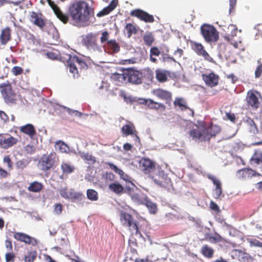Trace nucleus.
Segmentation results:
<instances>
[{"instance_id": "a18cd8bd", "label": "nucleus", "mask_w": 262, "mask_h": 262, "mask_svg": "<svg viewBox=\"0 0 262 262\" xmlns=\"http://www.w3.org/2000/svg\"><path fill=\"white\" fill-rule=\"evenodd\" d=\"M43 188V185L38 182H34L30 184L28 190L31 192H38L40 191Z\"/></svg>"}, {"instance_id": "6e6552de", "label": "nucleus", "mask_w": 262, "mask_h": 262, "mask_svg": "<svg viewBox=\"0 0 262 262\" xmlns=\"http://www.w3.org/2000/svg\"><path fill=\"white\" fill-rule=\"evenodd\" d=\"M189 136L193 140L198 142H205L208 141L207 136L205 131V123L202 122L200 125H195L189 131Z\"/></svg>"}, {"instance_id": "9b49d317", "label": "nucleus", "mask_w": 262, "mask_h": 262, "mask_svg": "<svg viewBox=\"0 0 262 262\" xmlns=\"http://www.w3.org/2000/svg\"><path fill=\"white\" fill-rule=\"evenodd\" d=\"M139 164L140 169L144 173L148 174L149 177L154 172H156V170L158 168H156L155 162L148 158H141Z\"/></svg>"}, {"instance_id": "aec40b11", "label": "nucleus", "mask_w": 262, "mask_h": 262, "mask_svg": "<svg viewBox=\"0 0 262 262\" xmlns=\"http://www.w3.org/2000/svg\"><path fill=\"white\" fill-rule=\"evenodd\" d=\"M82 43L89 49L95 50L98 47L96 37L92 33L88 34L83 38Z\"/></svg>"}, {"instance_id": "338daca9", "label": "nucleus", "mask_w": 262, "mask_h": 262, "mask_svg": "<svg viewBox=\"0 0 262 262\" xmlns=\"http://www.w3.org/2000/svg\"><path fill=\"white\" fill-rule=\"evenodd\" d=\"M118 5V0H113L107 7L110 11H112L117 7Z\"/></svg>"}, {"instance_id": "f8f14e48", "label": "nucleus", "mask_w": 262, "mask_h": 262, "mask_svg": "<svg viewBox=\"0 0 262 262\" xmlns=\"http://www.w3.org/2000/svg\"><path fill=\"white\" fill-rule=\"evenodd\" d=\"M190 43L191 49L198 56L203 57L205 60L210 62H214L213 59L209 55L205 50L204 47L201 43L194 41H190Z\"/></svg>"}, {"instance_id": "ea45409f", "label": "nucleus", "mask_w": 262, "mask_h": 262, "mask_svg": "<svg viewBox=\"0 0 262 262\" xmlns=\"http://www.w3.org/2000/svg\"><path fill=\"white\" fill-rule=\"evenodd\" d=\"M160 53L161 52L157 47H151L150 49V60L153 63H157L158 60L154 56H159Z\"/></svg>"}, {"instance_id": "bf43d9fd", "label": "nucleus", "mask_w": 262, "mask_h": 262, "mask_svg": "<svg viewBox=\"0 0 262 262\" xmlns=\"http://www.w3.org/2000/svg\"><path fill=\"white\" fill-rule=\"evenodd\" d=\"M20 3V2H14L12 0H0V7L6 5L12 4L14 6H18Z\"/></svg>"}, {"instance_id": "ddd939ff", "label": "nucleus", "mask_w": 262, "mask_h": 262, "mask_svg": "<svg viewBox=\"0 0 262 262\" xmlns=\"http://www.w3.org/2000/svg\"><path fill=\"white\" fill-rule=\"evenodd\" d=\"M18 142L17 138L13 137L8 133L0 134V147L7 149Z\"/></svg>"}, {"instance_id": "de8ad7c7", "label": "nucleus", "mask_w": 262, "mask_h": 262, "mask_svg": "<svg viewBox=\"0 0 262 262\" xmlns=\"http://www.w3.org/2000/svg\"><path fill=\"white\" fill-rule=\"evenodd\" d=\"M86 195L88 199L92 201H97L98 199V192L92 189L87 190Z\"/></svg>"}, {"instance_id": "423d86ee", "label": "nucleus", "mask_w": 262, "mask_h": 262, "mask_svg": "<svg viewBox=\"0 0 262 262\" xmlns=\"http://www.w3.org/2000/svg\"><path fill=\"white\" fill-rule=\"evenodd\" d=\"M156 171L149 176L155 184L163 187H167L171 185L170 178L165 173L164 170L158 167Z\"/></svg>"}, {"instance_id": "864d4df0", "label": "nucleus", "mask_w": 262, "mask_h": 262, "mask_svg": "<svg viewBox=\"0 0 262 262\" xmlns=\"http://www.w3.org/2000/svg\"><path fill=\"white\" fill-rule=\"evenodd\" d=\"M236 251L238 252V256L241 257V258L243 261H248L249 260H251L252 259V256L248 253L245 252L240 250H236Z\"/></svg>"}, {"instance_id": "b1692460", "label": "nucleus", "mask_w": 262, "mask_h": 262, "mask_svg": "<svg viewBox=\"0 0 262 262\" xmlns=\"http://www.w3.org/2000/svg\"><path fill=\"white\" fill-rule=\"evenodd\" d=\"M173 105L175 107L178 106L181 111L189 110L191 113V116L192 117L194 116L193 110L187 105V102L184 98L181 97L176 98L173 102Z\"/></svg>"}, {"instance_id": "8fccbe9b", "label": "nucleus", "mask_w": 262, "mask_h": 262, "mask_svg": "<svg viewBox=\"0 0 262 262\" xmlns=\"http://www.w3.org/2000/svg\"><path fill=\"white\" fill-rule=\"evenodd\" d=\"M63 54L65 53H62L61 54H59L58 52H48L46 54L48 58L52 60H56L60 58V60H62V58L61 56Z\"/></svg>"}, {"instance_id": "c756f323", "label": "nucleus", "mask_w": 262, "mask_h": 262, "mask_svg": "<svg viewBox=\"0 0 262 262\" xmlns=\"http://www.w3.org/2000/svg\"><path fill=\"white\" fill-rule=\"evenodd\" d=\"M225 31L226 32L225 39L227 41H230L232 39L231 38L236 35L237 28L235 25L230 24L226 28V30H225Z\"/></svg>"}, {"instance_id": "c85d7f7f", "label": "nucleus", "mask_w": 262, "mask_h": 262, "mask_svg": "<svg viewBox=\"0 0 262 262\" xmlns=\"http://www.w3.org/2000/svg\"><path fill=\"white\" fill-rule=\"evenodd\" d=\"M19 130L21 133L29 136L31 138L36 135L35 128L31 124H27L19 127Z\"/></svg>"}, {"instance_id": "72a5a7b5", "label": "nucleus", "mask_w": 262, "mask_h": 262, "mask_svg": "<svg viewBox=\"0 0 262 262\" xmlns=\"http://www.w3.org/2000/svg\"><path fill=\"white\" fill-rule=\"evenodd\" d=\"M108 189L117 195L121 194L124 191V187L119 183H112L108 185Z\"/></svg>"}, {"instance_id": "2eb2a0df", "label": "nucleus", "mask_w": 262, "mask_h": 262, "mask_svg": "<svg viewBox=\"0 0 262 262\" xmlns=\"http://www.w3.org/2000/svg\"><path fill=\"white\" fill-rule=\"evenodd\" d=\"M59 193L62 198L67 200H81L84 197L82 192H76L74 189L67 188L60 189Z\"/></svg>"}, {"instance_id": "a878e982", "label": "nucleus", "mask_w": 262, "mask_h": 262, "mask_svg": "<svg viewBox=\"0 0 262 262\" xmlns=\"http://www.w3.org/2000/svg\"><path fill=\"white\" fill-rule=\"evenodd\" d=\"M250 163L251 165L257 166L262 165V151L256 149L250 159Z\"/></svg>"}, {"instance_id": "4be33fe9", "label": "nucleus", "mask_w": 262, "mask_h": 262, "mask_svg": "<svg viewBox=\"0 0 262 262\" xmlns=\"http://www.w3.org/2000/svg\"><path fill=\"white\" fill-rule=\"evenodd\" d=\"M142 103L151 110H159L161 112H164L166 110V106L163 103L156 102L151 99H143Z\"/></svg>"}, {"instance_id": "f257e3e1", "label": "nucleus", "mask_w": 262, "mask_h": 262, "mask_svg": "<svg viewBox=\"0 0 262 262\" xmlns=\"http://www.w3.org/2000/svg\"><path fill=\"white\" fill-rule=\"evenodd\" d=\"M74 26L78 28L89 26L95 20L94 9L85 1L73 3L69 8Z\"/></svg>"}, {"instance_id": "774afa93", "label": "nucleus", "mask_w": 262, "mask_h": 262, "mask_svg": "<svg viewBox=\"0 0 262 262\" xmlns=\"http://www.w3.org/2000/svg\"><path fill=\"white\" fill-rule=\"evenodd\" d=\"M108 38V33L107 31H104L102 33V35L100 38L101 43H103L106 41Z\"/></svg>"}, {"instance_id": "c9c22d12", "label": "nucleus", "mask_w": 262, "mask_h": 262, "mask_svg": "<svg viewBox=\"0 0 262 262\" xmlns=\"http://www.w3.org/2000/svg\"><path fill=\"white\" fill-rule=\"evenodd\" d=\"M106 164L112 170H113L116 173L119 174L121 179L126 181H129V177L126 174H125L122 170L119 169L115 165L110 162L107 163Z\"/></svg>"}, {"instance_id": "5fc2aeb1", "label": "nucleus", "mask_w": 262, "mask_h": 262, "mask_svg": "<svg viewBox=\"0 0 262 262\" xmlns=\"http://www.w3.org/2000/svg\"><path fill=\"white\" fill-rule=\"evenodd\" d=\"M28 164V161L27 160L23 159L17 161L16 162V166L18 169H23Z\"/></svg>"}, {"instance_id": "e433bc0d", "label": "nucleus", "mask_w": 262, "mask_h": 262, "mask_svg": "<svg viewBox=\"0 0 262 262\" xmlns=\"http://www.w3.org/2000/svg\"><path fill=\"white\" fill-rule=\"evenodd\" d=\"M60 167L63 174H70L75 170V167L73 165L66 162H62Z\"/></svg>"}, {"instance_id": "a211bd4d", "label": "nucleus", "mask_w": 262, "mask_h": 262, "mask_svg": "<svg viewBox=\"0 0 262 262\" xmlns=\"http://www.w3.org/2000/svg\"><path fill=\"white\" fill-rule=\"evenodd\" d=\"M49 5L53 9L57 17L63 24H66L69 21L68 14L63 13L59 7L52 0H47Z\"/></svg>"}, {"instance_id": "a19ab883", "label": "nucleus", "mask_w": 262, "mask_h": 262, "mask_svg": "<svg viewBox=\"0 0 262 262\" xmlns=\"http://www.w3.org/2000/svg\"><path fill=\"white\" fill-rule=\"evenodd\" d=\"M37 256V253L35 251H28L26 254H24V262H33Z\"/></svg>"}, {"instance_id": "603ef678", "label": "nucleus", "mask_w": 262, "mask_h": 262, "mask_svg": "<svg viewBox=\"0 0 262 262\" xmlns=\"http://www.w3.org/2000/svg\"><path fill=\"white\" fill-rule=\"evenodd\" d=\"M143 40L146 45L150 46L154 41V37L151 33H148L144 35Z\"/></svg>"}, {"instance_id": "7ed1b4c3", "label": "nucleus", "mask_w": 262, "mask_h": 262, "mask_svg": "<svg viewBox=\"0 0 262 262\" xmlns=\"http://www.w3.org/2000/svg\"><path fill=\"white\" fill-rule=\"evenodd\" d=\"M200 30L201 33L206 42L211 43L218 40L219 38V32L213 25L204 24L201 26Z\"/></svg>"}, {"instance_id": "9d476101", "label": "nucleus", "mask_w": 262, "mask_h": 262, "mask_svg": "<svg viewBox=\"0 0 262 262\" xmlns=\"http://www.w3.org/2000/svg\"><path fill=\"white\" fill-rule=\"evenodd\" d=\"M56 158L57 155L54 151L49 155H43L39 161L41 170L46 171L52 168L54 165Z\"/></svg>"}, {"instance_id": "79ce46f5", "label": "nucleus", "mask_w": 262, "mask_h": 262, "mask_svg": "<svg viewBox=\"0 0 262 262\" xmlns=\"http://www.w3.org/2000/svg\"><path fill=\"white\" fill-rule=\"evenodd\" d=\"M125 29L127 31V37L130 38L133 34H137L138 32V28L132 24H127Z\"/></svg>"}, {"instance_id": "2f4dec72", "label": "nucleus", "mask_w": 262, "mask_h": 262, "mask_svg": "<svg viewBox=\"0 0 262 262\" xmlns=\"http://www.w3.org/2000/svg\"><path fill=\"white\" fill-rule=\"evenodd\" d=\"M155 72L156 79L159 82H165L167 80L168 73L167 71L158 69Z\"/></svg>"}, {"instance_id": "49530a36", "label": "nucleus", "mask_w": 262, "mask_h": 262, "mask_svg": "<svg viewBox=\"0 0 262 262\" xmlns=\"http://www.w3.org/2000/svg\"><path fill=\"white\" fill-rule=\"evenodd\" d=\"M55 145L62 153H68L70 148L69 146L63 141H58L55 142Z\"/></svg>"}, {"instance_id": "e2e57ef3", "label": "nucleus", "mask_w": 262, "mask_h": 262, "mask_svg": "<svg viewBox=\"0 0 262 262\" xmlns=\"http://www.w3.org/2000/svg\"><path fill=\"white\" fill-rule=\"evenodd\" d=\"M111 12L110 10L108 9V8L105 7L103 8L101 11L99 12L97 14V16L98 17H101L102 16H103L104 15H106L108 14H109Z\"/></svg>"}, {"instance_id": "bb28decb", "label": "nucleus", "mask_w": 262, "mask_h": 262, "mask_svg": "<svg viewBox=\"0 0 262 262\" xmlns=\"http://www.w3.org/2000/svg\"><path fill=\"white\" fill-rule=\"evenodd\" d=\"M11 38V30L9 27H6L2 30L0 35L1 45H6Z\"/></svg>"}, {"instance_id": "412c9836", "label": "nucleus", "mask_w": 262, "mask_h": 262, "mask_svg": "<svg viewBox=\"0 0 262 262\" xmlns=\"http://www.w3.org/2000/svg\"><path fill=\"white\" fill-rule=\"evenodd\" d=\"M153 93L158 98L165 100L166 103L170 104L172 100V94L170 92L161 89H158L154 90Z\"/></svg>"}, {"instance_id": "20e7f679", "label": "nucleus", "mask_w": 262, "mask_h": 262, "mask_svg": "<svg viewBox=\"0 0 262 262\" xmlns=\"http://www.w3.org/2000/svg\"><path fill=\"white\" fill-rule=\"evenodd\" d=\"M0 90L2 96L6 103H16V95L13 91L12 86L9 81L0 83Z\"/></svg>"}, {"instance_id": "58836bf2", "label": "nucleus", "mask_w": 262, "mask_h": 262, "mask_svg": "<svg viewBox=\"0 0 262 262\" xmlns=\"http://www.w3.org/2000/svg\"><path fill=\"white\" fill-rule=\"evenodd\" d=\"M128 194L131 197V199L133 201L135 202H137L139 204H143L144 201L143 198L141 197L140 194L138 193L135 192L133 190H132L130 188L128 189Z\"/></svg>"}, {"instance_id": "052dcab7", "label": "nucleus", "mask_w": 262, "mask_h": 262, "mask_svg": "<svg viewBox=\"0 0 262 262\" xmlns=\"http://www.w3.org/2000/svg\"><path fill=\"white\" fill-rule=\"evenodd\" d=\"M3 162L7 163V167L9 169H11L13 167V162L9 156H6L3 159Z\"/></svg>"}, {"instance_id": "69168bd1", "label": "nucleus", "mask_w": 262, "mask_h": 262, "mask_svg": "<svg viewBox=\"0 0 262 262\" xmlns=\"http://www.w3.org/2000/svg\"><path fill=\"white\" fill-rule=\"evenodd\" d=\"M10 175L9 173L0 166V179H5Z\"/></svg>"}, {"instance_id": "1a4fd4ad", "label": "nucleus", "mask_w": 262, "mask_h": 262, "mask_svg": "<svg viewBox=\"0 0 262 262\" xmlns=\"http://www.w3.org/2000/svg\"><path fill=\"white\" fill-rule=\"evenodd\" d=\"M125 75L126 77V83L139 84L142 82V73L134 68L125 69Z\"/></svg>"}, {"instance_id": "7c9ffc66", "label": "nucleus", "mask_w": 262, "mask_h": 262, "mask_svg": "<svg viewBox=\"0 0 262 262\" xmlns=\"http://www.w3.org/2000/svg\"><path fill=\"white\" fill-rule=\"evenodd\" d=\"M121 131L125 136L135 135L137 138L139 140V137L137 135V132L136 130L134 124L132 123L123 125L121 128Z\"/></svg>"}, {"instance_id": "37998d69", "label": "nucleus", "mask_w": 262, "mask_h": 262, "mask_svg": "<svg viewBox=\"0 0 262 262\" xmlns=\"http://www.w3.org/2000/svg\"><path fill=\"white\" fill-rule=\"evenodd\" d=\"M206 239L212 244L219 243L223 241V238L219 234L215 233L214 235L210 234L206 236Z\"/></svg>"}, {"instance_id": "cd10ccee", "label": "nucleus", "mask_w": 262, "mask_h": 262, "mask_svg": "<svg viewBox=\"0 0 262 262\" xmlns=\"http://www.w3.org/2000/svg\"><path fill=\"white\" fill-rule=\"evenodd\" d=\"M221 128L217 125L211 124L209 127H205V131L207 140L209 141L212 137L215 136L216 134L220 133Z\"/></svg>"}, {"instance_id": "393cba45", "label": "nucleus", "mask_w": 262, "mask_h": 262, "mask_svg": "<svg viewBox=\"0 0 262 262\" xmlns=\"http://www.w3.org/2000/svg\"><path fill=\"white\" fill-rule=\"evenodd\" d=\"M236 174L239 179H248L255 176V171L252 169L244 168L238 170Z\"/></svg>"}, {"instance_id": "c03bdc74", "label": "nucleus", "mask_w": 262, "mask_h": 262, "mask_svg": "<svg viewBox=\"0 0 262 262\" xmlns=\"http://www.w3.org/2000/svg\"><path fill=\"white\" fill-rule=\"evenodd\" d=\"M246 122L248 126L250 132L254 134H257L258 133L257 126L253 119L248 117L247 119Z\"/></svg>"}, {"instance_id": "6ab92c4d", "label": "nucleus", "mask_w": 262, "mask_h": 262, "mask_svg": "<svg viewBox=\"0 0 262 262\" xmlns=\"http://www.w3.org/2000/svg\"><path fill=\"white\" fill-rule=\"evenodd\" d=\"M202 79L207 86L212 88L218 84L219 76L211 72L208 74H202Z\"/></svg>"}, {"instance_id": "39448f33", "label": "nucleus", "mask_w": 262, "mask_h": 262, "mask_svg": "<svg viewBox=\"0 0 262 262\" xmlns=\"http://www.w3.org/2000/svg\"><path fill=\"white\" fill-rule=\"evenodd\" d=\"M246 101L248 108L256 110L261 105L262 102L261 95L256 90H249L247 93Z\"/></svg>"}, {"instance_id": "680f3d73", "label": "nucleus", "mask_w": 262, "mask_h": 262, "mask_svg": "<svg viewBox=\"0 0 262 262\" xmlns=\"http://www.w3.org/2000/svg\"><path fill=\"white\" fill-rule=\"evenodd\" d=\"M62 211V206L61 204L58 203L54 205V212L56 214H60Z\"/></svg>"}, {"instance_id": "4468645a", "label": "nucleus", "mask_w": 262, "mask_h": 262, "mask_svg": "<svg viewBox=\"0 0 262 262\" xmlns=\"http://www.w3.org/2000/svg\"><path fill=\"white\" fill-rule=\"evenodd\" d=\"M29 19L32 24L40 29H43L46 26V20L44 15L40 12H30Z\"/></svg>"}, {"instance_id": "f704fd0d", "label": "nucleus", "mask_w": 262, "mask_h": 262, "mask_svg": "<svg viewBox=\"0 0 262 262\" xmlns=\"http://www.w3.org/2000/svg\"><path fill=\"white\" fill-rule=\"evenodd\" d=\"M214 250L208 245H204L201 249V253L205 257L211 258L213 256Z\"/></svg>"}, {"instance_id": "0eeeda50", "label": "nucleus", "mask_w": 262, "mask_h": 262, "mask_svg": "<svg viewBox=\"0 0 262 262\" xmlns=\"http://www.w3.org/2000/svg\"><path fill=\"white\" fill-rule=\"evenodd\" d=\"M120 221L124 226L128 227L133 234L137 235L140 233L137 223L134 221L131 214L127 212H121L120 213Z\"/></svg>"}, {"instance_id": "09e8293b", "label": "nucleus", "mask_w": 262, "mask_h": 262, "mask_svg": "<svg viewBox=\"0 0 262 262\" xmlns=\"http://www.w3.org/2000/svg\"><path fill=\"white\" fill-rule=\"evenodd\" d=\"M107 46L114 53L118 52L120 50V46L115 40L108 41Z\"/></svg>"}, {"instance_id": "6e6d98bb", "label": "nucleus", "mask_w": 262, "mask_h": 262, "mask_svg": "<svg viewBox=\"0 0 262 262\" xmlns=\"http://www.w3.org/2000/svg\"><path fill=\"white\" fill-rule=\"evenodd\" d=\"M15 258V255L12 252H7L5 254V259L6 262H14Z\"/></svg>"}, {"instance_id": "f03ea898", "label": "nucleus", "mask_w": 262, "mask_h": 262, "mask_svg": "<svg viewBox=\"0 0 262 262\" xmlns=\"http://www.w3.org/2000/svg\"><path fill=\"white\" fill-rule=\"evenodd\" d=\"M61 57L62 58V61L67 64L70 72L73 75L74 77L79 76L76 64L78 65L79 68L80 70L87 69L88 68V64L84 60L76 55H72L69 54H63Z\"/></svg>"}, {"instance_id": "0e129e2a", "label": "nucleus", "mask_w": 262, "mask_h": 262, "mask_svg": "<svg viewBox=\"0 0 262 262\" xmlns=\"http://www.w3.org/2000/svg\"><path fill=\"white\" fill-rule=\"evenodd\" d=\"M81 158L89 161H95V158L89 153H83Z\"/></svg>"}, {"instance_id": "dca6fc26", "label": "nucleus", "mask_w": 262, "mask_h": 262, "mask_svg": "<svg viewBox=\"0 0 262 262\" xmlns=\"http://www.w3.org/2000/svg\"><path fill=\"white\" fill-rule=\"evenodd\" d=\"M130 15L145 23H152L155 21L153 15L140 9H136L132 10L130 13Z\"/></svg>"}, {"instance_id": "4d7b16f0", "label": "nucleus", "mask_w": 262, "mask_h": 262, "mask_svg": "<svg viewBox=\"0 0 262 262\" xmlns=\"http://www.w3.org/2000/svg\"><path fill=\"white\" fill-rule=\"evenodd\" d=\"M262 73V63L258 61V65L255 71V77L257 78L260 77Z\"/></svg>"}, {"instance_id": "4c0bfd02", "label": "nucleus", "mask_w": 262, "mask_h": 262, "mask_svg": "<svg viewBox=\"0 0 262 262\" xmlns=\"http://www.w3.org/2000/svg\"><path fill=\"white\" fill-rule=\"evenodd\" d=\"M144 203L145 206L147 207L150 213L151 214H155L157 211V207L156 204L151 202L147 197V196H145L144 197Z\"/></svg>"}, {"instance_id": "13d9d810", "label": "nucleus", "mask_w": 262, "mask_h": 262, "mask_svg": "<svg viewBox=\"0 0 262 262\" xmlns=\"http://www.w3.org/2000/svg\"><path fill=\"white\" fill-rule=\"evenodd\" d=\"M23 69L18 66H15L11 70L12 73L15 76L20 75L23 74Z\"/></svg>"}, {"instance_id": "3c124183", "label": "nucleus", "mask_w": 262, "mask_h": 262, "mask_svg": "<svg viewBox=\"0 0 262 262\" xmlns=\"http://www.w3.org/2000/svg\"><path fill=\"white\" fill-rule=\"evenodd\" d=\"M102 178L106 183L115 181V176L111 172H106L102 175Z\"/></svg>"}, {"instance_id": "f3484780", "label": "nucleus", "mask_w": 262, "mask_h": 262, "mask_svg": "<svg viewBox=\"0 0 262 262\" xmlns=\"http://www.w3.org/2000/svg\"><path fill=\"white\" fill-rule=\"evenodd\" d=\"M13 237L17 241L24 243L27 245L35 246L37 244L36 238L23 232H14Z\"/></svg>"}, {"instance_id": "473e14b6", "label": "nucleus", "mask_w": 262, "mask_h": 262, "mask_svg": "<svg viewBox=\"0 0 262 262\" xmlns=\"http://www.w3.org/2000/svg\"><path fill=\"white\" fill-rule=\"evenodd\" d=\"M111 78L115 81L119 83H126V77L125 75V69H122L121 74L114 73L111 76Z\"/></svg>"}, {"instance_id": "5701e85b", "label": "nucleus", "mask_w": 262, "mask_h": 262, "mask_svg": "<svg viewBox=\"0 0 262 262\" xmlns=\"http://www.w3.org/2000/svg\"><path fill=\"white\" fill-rule=\"evenodd\" d=\"M208 178L215 186L214 190V197L215 199H219L222 193V184L219 179L213 175H208Z\"/></svg>"}]
</instances>
